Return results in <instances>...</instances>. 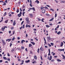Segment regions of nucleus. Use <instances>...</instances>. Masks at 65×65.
Masks as SVG:
<instances>
[{
  "label": "nucleus",
  "mask_w": 65,
  "mask_h": 65,
  "mask_svg": "<svg viewBox=\"0 0 65 65\" xmlns=\"http://www.w3.org/2000/svg\"><path fill=\"white\" fill-rule=\"evenodd\" d=\"M26 28H27V27L30 28V27H31V26L30 25H28V24H26Z\"/></svg>",
  "instance_id": "f257e3e1"
},
{
  "label": "nucleus",
  "mask_w": 65,
  "mask_h": 65,
  "mask_svg": "<svg viewBox=\"0 0 65 65\" xmlns=\"http://www.w3.org/2000/svg\"><path fill=\"white\" fill-rule=\"evenodd\" d=\"M26 20L27 23H29V18H26Z\"/></svg>",
  "instance_id": "f03ea898"
},
{
  "label": "nucleus",
  "mask_w": 65,
  "mask_h": 65,
  "mask_svg": "<svg viewBox=\"0 0 65 65\" xmlns=\"http://www.w3.org/2000/svg\"><path fill=\"white\" fill-rule=\"evenodd\" d=\"M2 42H3V44H5V42H4V41L3 40H2Z\"/></svg>",
  "instance_id": "7ed1b4c3"
},
{
  "label": "nucleus",
  "mask_w": 65,
  "mask_h": 65,
  "mask_svg": "<svg viewBox=\"0 0 65 65\" xmlns=\"http://www.w3.org/2000/svg\"><path fill=\"white\" fill-rule=\"evenodd\" d=\"M11 39H7V40H6V41H8V42H9V41H10V40H11Z\"/></svg>",
  "instance_id": "20e7f679"
},
{
  "label": "nucleus",
  "mask_w": 65,
  "mask_h": 65,
  "mask_svg": "<svg viewBox=\"0 0 65 65\" xmlns=\"http://www.w3.org/2000/svg\"><path fill=\"white\" fill-rule=\"evenodd\" d=\"M5 29V27H2L1 28V30L3 31H4V29Z\"/></svg>",
  "instance_id": "39448f33"
},
{
  "label": "nucleus",
  "mask_w": 65,
  "mask_h": 65,
  "mask_svg": "<svg viewBox=\"0 0 65 65\" xmlns=\"http://www.w3.org/2000/svg\"><path fill=\"white\" fill-rule=\"evenodd\" d=\"M45 10H43L42 11V12L43 13H45Z\"/></svg>",
  "instance_id": "423d86ee"
},
{
  "label": "nucleus",
  "mask_w": 65,
  "mask_h": 65,
  "mask_svg": "<svg viewBox=\"0 0 65 65\" xmlns=\"http://www.w3.org/2000/svg\"><path fill=\"white\" fill-rule=\"evenodd\" d=\"M24 41V42H25V40H23L21 42V44L22 43V44H23Z\"/></svg>",
  "instance_id": "0eeeda50"
},
{
  "label": "nucleus",
  "mask_w": 65,
  "mask_h": 65,
  "mask_svg": "<svg viewBox=\"0 0 65 65\" xmlns=\"http://www.w3.org/2000/svg\"><path fill=\"white\" fill-rule=\"evenodd\" d=\"M15 24H16V23H15V21H14L13 23V26H15Z\"/></svg>",
  "instance_id": "6e6552de"
},
{
  "label": "nucleus",
  "mask_w": 65,
  "mask_h": 65,
  "mask_svg": "<svg viewBox=\"0 0 65 65\" xmlns=\"http://www.w3.org/2000/svg\"><path fill=\"white\" fill-rule=\"evenodd\" d=\"M47 39H48V41H49V40H51V38L50 37H47Z\"/></svg>",
  "instance_id": "1a4fd4ad"
},
{
  "label": "nucleus",
  "mask_w": 65,
  "mask_h": 65,
  "mask_svg": "<svg viewBox=\"0 0 65 65\" xmlns=\"http://www.w3.org/2000/svg\"><path fill=\"white\" fill-rule=\"evenodd\" d=\"M63 45V43L61 42V44H60V46L62 47Z\"/></svg>",
  "instance_id": "9d476101"
},
{
  "label": "nucleus",
  "mask_w": 65,
  "mask_h": 65,
  "mask_svg": "<svg viewBox=\"0 0 65 65\" xmlns=\"http://www.w3.org/2000/svg\"><path fill=\"white\" fill-rule=\"evenodd\" d=\"M40 50L41 51H43V48H42V47H41L40 49Z\"/></svg>",
  "instance_id": "9b49d317"
},
{
  "label": "nucleus",
  "mask_w": 65,
  "mask_h": 65,
  "mask_svg": "<svg viewBox=\"0 0 65 65\" xmlns=\"http://www.w3.org/2000/svg\"><path fill=\"white\" fill-rule=\"evenodd\" d=\"M52 59V56H51L50 57L49 60L50 61V60H51Z\"/></svg>",
  "instance_id": "f8f14e48"
},
{
  "label": "nucleus",
  "mask_w": 65,
  "mask_h": 65,
  "mask_svg": "<svg viewBox=\"0 0 65 65\" xmlns=\"http://www.w3.org/2000/svg\"><path fill=\"white\" fill-rule=\"evenodd\" d=\"M19 14H20V15L19 16V17H21V16L22 15L21 14H22V12L21 11H20V13Z\"/></svg>",
  "instance_id": "ddd939ff"
},
{
  "label": "nucleus",
  "mask_w": 65,
  "mask_h": 65,
  "mask_svg": "<svg viewBox=\"0 0 65 65\" xmlns=\"http://www.w3.org/2000/svg\"><path fill=\"white\" fill-rule=\"evenodd\" d=\"M30 60H28L27 61H25V63H29L30 62Z\"/></svg>",
  "instance_id": "4468645a"
},
{
  "label": "nucleus",
  "mask_w": 65,
  "mask_h": 65,
  "mask_svg": "<svg viewBox=\"0 0 65 65\" xmlns=\"http://www.w3.org/2000/svg\"><path fill=\"white\" fill-rule=\"evenodd\" d=\"M34 59H35L36 60H37V57H36V56H34Z\"/></svg>",
  "instance_id": "2eb2a0df"
},
{
  "label": "nucleus",
  "mask_w": 65,
  "mask_h": 65,
  "mask_svg": "<svg viewBox=\"0 0 65 65\" xmlns=\"http://www.w3.org/2000/svg\"><path fill=\"white\" fill-rule=\"evenodd\" d=\"M31 43L33 45H35V43L33 42H31Z\"/></svg>",
  "instance_id": "dca6fc26"
},
{
  "label": "nucleus",
  "mask_w": 65,
  "mask_h": 65,
  "mask_svg": "<svg viewBox=\"0 0 65 65\" xmlns=\"http://www.w3.org/2000/svg\"><path fill=\"white\" fill-rule=\"evenodd\" d=\"M16 12H17V13H18V12H19V9H17Z\"/></svg>",
  "instance_id": "f3484780"
},
{
  "label": "nucleus",
  "mask_w": 65,
  "mask_h": 65,
  "mask_svg": "<svg viewBox=\"0 0 65 65\" xmlns=\"http://www.w3.org/2000/svg\"><path fill=\"white\" fill-rule=\"evenodd\" d=\"M29 16L30 17H33V15L31 14H29Z\"/></svg>",
  "instance_id": "a211bd4d"
},
{
  "label": "nucleus",
  "mask_w": 65,
  "mask_h": 65,
  "mask_svg": "<svg viewBox=\"0 0 65 65\" xmlns=\"http://www.w3.org/2000/svg\"><path fill=\"white\" fill-rule=\"evenodd\" d=\"M3 58L5 60H7V58L5 57H4Z\"/></svg>",
  "instance_id": "6ab92c4d"
},
{
  "label": "nucleus",
  "mask_w": 65,
  "mask_h": 65,
  "mask_svg": "<svg viewBox=\"0 0 65 65\" xmlns=\"http://www.w3.org/2000/svg\"><path fill=\"white\" fill-rule=\"evenodd\" d=\"M57 61H58L59 62H61V60L60 59H57Z\"/></svg>",
  "instance_id": "aec40b11"
},
{
  "label": "nucleus",
  "mask_w": 65,
  "mask_h": 65,
  "mask_svg": "<svg viewBox=\"0 0 65 65\" xmlns=\"http://www.w3.org/2000/svg\"><path fill=\"white\" fill-rule=\"evenodd\" d=\"M35 2H37V3H39V1H38L37 0H36Z\"/></svg>",
  "instance_id": "412c9836"
},
{
  "label": "nucleus",
  "mask_w": 65,
  "mask_h": 65,
  "mask_svg": "<svg viewBox=\"0 0 65 65\" xmlns=\"http://www.w3.org/2000/svg\"><path fill=\"white\" fill-rule=\"evenodd\" d=\"M54 18H52L51 19H50V20L49 21H53V20H54Z\"/></svg>",
  "instance_id": "4be33fe9"
},
{
  "label": "nucleus",
  "mask_w": 65,
  "mask_h": 65,
  "mask_svg": "<svg viewBox=\"0 0 65 65\" xmlns=\"http://www.w3.org/2000/svg\"><path fill=\"white\" fill-rule=\"evenodd\" d=\"M46 27H47L48 28L49 27H50V26L48 25H46Z\"/></svg>",
  "instance_id": "5701e85b"
},
{
  "label": "nucleus",
  "mask_w": 65,
  "mask_h": 65,
  "mask_svg": "<svg viewBox=\"0 0 65 65\" xmlns=\"http://www.w3.org/2000/svg\"><path fill=\"white\" fill-rule=\"evenodd\" d=\"M63 57V59H65V56H64V55H61Z\"/></svg>",
  "instance_id": "b1692460"
},
{
  "label": "nucleus",
  "mask_w": 65,
  "mask_h": 65,
  "mask_svg": "<svg viewBox=\"0 0 65 65\" xmlns=\"http://www.w3.org/2000/svg\"><path fill=\"white\" fill-rule=\"evenodd\" d=\"M14 39H15V38H14V37L12 39V41H13Z\"/></svg>",
  "instance_id": "393cba45"
},
{
  "label": "nucleus",
  "mask_w": 65,
  "mask_h": 65,
  "mask_svg": "<svg viewBox=\"0 0 65 65\" xmlns=\"http://www.w3.org/2000/svg\"><path fill=\"white\" fill-rule=\"evenodd\" d=\"M60 33H61V32L59 31L57 33V34H58V35H59L60 34Z\"/></svg>",
  "instance_id": "a878e982"
},
{
  "label": "nucleus",
  "mask_w": 65,
  "mask_h": 65,
  "mask_svg": "<svg viewBox=\"0 0 65 65\" xmlns=\"http://www.w3.org/2000/svg\"><path fill=\"white\" fill-rule=\"evenodd\" d=\"M32 10H34V11H35V8L34 7H33V8H32Z\"/></svg>",
  "instance_id": "bb28decb"
},
{
  "label": "nucleus",
  "mask_w": 65,
  "mask_h": 65,
  "mask_svg": "<svg viewBox=\"0 0 65 65\" xmlns=\"http://www.w3.org/2000/svg\"><path fill=\"white\" fill-rule=\"evenodd\" d=\"M50 9L51 10H52V11H54V10L52 8Z\"/></svg>",
  "instance_id": "cd10ccee"
},
{
  "label": "nucleus",
  "mask_w": 65,
  "mask_h": 65,
  "mask_svg": "<svg viewBox=\"0 0 65 65\" xmlns=\"http://www.w3.org/2000/svg\"><path fill=\"white\" fill-rule=\"evenodd\" d=\"M8 22V20H6L5 22V23H7Z\"/></svg>",
  "instance_id": "c85d7f7f"
},
{
  "label": "nucleus",
  "mask_w": 65,
  "mask_h": 65,
  "mask_svg": "<svg viewBox=\"0 0 65 65\" xmlns=\"http://www.w3.org/2000/svg\"><path fill=\"white\" fill-rule=\"evenodd\" d=\"M38 53H39V48L38 49Z\"/></svg>",
  "instance_id": "c756f323"
},
{
  "label": "nucleus",
  "mask_w": 65,
  "mask_h": 65,
  "mask_svg": "<svg viewBox=\"0 0 65 65\" xmlns=\"http://www.w3.org/2000/svg\"><path fill=\"white\" fill-rule=\"evenodd\" d=\"M65 1H61V3H65Z\"/></svg>",
  "instance_id": "7c9ffc66"
},
{
  "label": "nucleus",
  "mask_w": 65,
  "mask_h": 65,
  "mask_svg": "<svg viewBox=\"0 0 65 65\" xmlns=\"http://www.w3.org/2000/svg\"><path fill=\"white\" fill-rule=\"evenodd\" d=\"M38 21H41V19H40V18H38Z\"/></svg>",
  "instance_id": "2f4dec72"
},
{
  "label": "nucleus",
  "mask_w": 65,
  "mask_h": 65,
  "mask_svg": "<svg viewBox=\"0 0 65 65\" xmlns=\"http://www.w3.org/2000/svg\"><path fill=\"white\" fill-rule=\"evenodd\" d=\"M44 19L43 18L42 19H41V21L42 22H44V21H43V20H44Z\"/></svg>",
  "instance_id": "473e14b6"
},
{
  "label": "nucleus",
  "mask_w": 65,
  "mask_h": 65,
  "mask_svg": "<svg viewBox=\"0 0 65 65\" xmlns=\"http://www.w3.org/2000/svg\"><path fill=\"white\" fill-rule=\"evenodd\" d=\"M31 46H32V45L31 44H29V47H31Z\"/></svg>",
  "instance_id": "72a5a7b5"
},
{
  "label": "nucleus",
  "mask_w": 65,
  "mask_h": 65,
  "mask_svg": "<svg viewBox=\"0 0 65 65\" xmlns=\"http://www.w3.org/2000/svg\"><path fill=\"white\" fill-rule=\"evenodd\" d=\"M6 15V12H5L4 14V16H5V15Z\"/></svg>",
  "instance_id": "f704fd0d"
},
{
  "label": "nucleus",
  "mask_w": 65,
  "mask_h": 65,
  "mask_svg": "<svg viewBox=\"0 0 65 65\" xmlns=\"http://www.w3.org/2000/svg\"><path fill=\"white\" fill-rule=\"evenodd\" d=\"M48 51H49V54H51V51H50V49H48Z\"/></svg>",
  "instance_id": "c9c22d12"
},
{
  "label": "nucleus",
  "mask_w": 65,
  "mask_h": 65,
  "mask_svg": "<svg viewBox=\"0 0 65 65\" xmlns=\"http://www.w3.org/2000/svg\"><path fill=\"white\" fill-rule=\"evenodd\" d=\"M43 8H44V7H42L41 8V10H42V9H43Z\"/></svg>",
  "instance_id": "e433bc0d"
},
{
  "label": "nucleus",
  "mask_w": 65,
  "mask_h": 65,
  "mask_svg": "<svg viewBox=\"0 0 65 65\" xmlns=\"http://www.w3.org/2000/svg\"><path fill=\"white\" fill-rule=\"evenodd\" d=\"M21 48L22 49H24V48H24V47L22 46Z\"/></svg>",
  "instance_id": "4c0bfd02"
},
{
  "label": "nucleus",
  "mask_w": 65,
  "mask_h": 65,
  "mask_svg": "<svg viewBox=\"0 0 65 65\" xmlns=\"http://www.w3.org/2000/svg\"><path fill=\"white\" fill-rule=\"evenodd\" d=\"M51 44L52 45V46L54 45V43H51Z\"/></svg>",
  "instance_id": "58836bf2"
},
{
  "label": "nucleus",
  "mask_w": 65,
  "mask_h": 65,
  "mask_svg": "<svg viewBox=\"0 0 65 65\" xmlns=\"http://www.w3.org/2000/svg\"><path fill=\"white\" fill-rule=\"evenodd\" d=\"M57 13H56L55 14V18H56V17H57Z\"/></svg>",
  "instance_id": "ea45409f"
},
{
  "label": "nucleus",
  "mask_w": 65,
  "mask_h": 65,
  "mask_svg": "<svg viewBox=\"0 0 65 65\" xmlns=\"http://www.w3.org/2000/svg\"><path fill=\"white\" fill-rule=\"evenodd\" d=\"M17 39H18V40H19V39H20V37H18L17 38Z\"/></svg>",
  "instance_id": "a19ab883"
},
{
  "label": "nucleus",
  "mask_w": 65,
  "mask_h": 65,
  "mask_svg": "<svg viewBox=\"0 0 65 65\" xmlns=\"http://www.w3.org/2000/svg\"><path fill=\"white\" fill-rule=\"evenodd\" d=\"M0 53H1V52H2V49H1V48H0Z\"/></svg>",
  "instance_id": "79ce46f5"
},
{
  "label": "nucleus",
  "mask_w": 65,
  "mask_h": 65,
  "mask_svg": "<svg viewBox=\"0 0 65 65\" xmlns=\"http://www.w3.org/2000/svg\"><path fill=\"white\" fill-rule=\"evenodd\" d=\"M58 50L59 51H62V50L60 49H58Z\"/></svg>",
  "instance_id": "37998d69"
},
{
  "label": "nucleus",
  "mask_w": 65,
  "mask_h": 65,
  "mask_svg": "<svg viewBox=\"0 0 65 65\" xmlns=\"http://www.w3.org/2000/svg\"><path fill=\"white\" fill-rule=\"evenodd\" d=\"M7 55L9 57L10 56V55L9 54V53H7Z\"/></svg>",
  "instance_id": "c03bdc74"
},
{
  "label": "nucleus",
  "mask_w": 65,
  "mask_h": 65,
  "mask_svg": "<svg viewBox=\"0 0 65 65\" xmlns=\"http://www.w3.org/2000/svg\"><path fill=\"white\" fill-rule=\"evenodd\" d=\"M13 28H14V27H12L11 29V30H13Z\"/></svg>",
  "instance_id": "a18cd8bd"
},
{
  "label": "nucleus",
  "mask_w": 65,
  "mask_h": 65,
  "mask_svg": "<svg viewBox=\"0 0 65 65\" xmlns=\"http://www.w3.org/2000/svg\"><path fill=\"white\" fill-rule=\"evenodd\" d=\"M5 3H7V0H6V1H5Z\"/></svg>",
  "instance_id": "49530a36"
},
{
  "label": "nucleus",
  "mask_w": 65,
  "mask_h": 65,
  "mask_svg": "<svg viewBox=\"0 0 65 65\" xmlns=\"http://www.w3.org/2000/svg\"><path fill=\"white\" fill-rule=\"evenodd\" d=\"M14 51V50L13 49H12L11 51V52H13Z\"/></svg>",
  "instance_id": "de8ad7c7"
},
{
  "label": "nucleus",
  "mask_w": 65,
  "mask_h": 65,
  "mask_svg": "<svg viewBox=\"0 0 65 65\" xmlns=\"http://www.w3.org/2000/svg\"><path fill=\"white\" fill-rule=\"evenodd\" d=\"M25 28V26H24V25H23V28Z\"/></svg>",
  "instance_id": "09e8293b"
},
{
  "label": "nucleus",
  "mask_w": 65,
  "mask_h": 65,
  "mask_svg": "<svg viewBox=\"0 0 65 65\" xmlns=\"http://www.w3.org/2000/svg\"><path fill=\"white\" fill-rule=\"evenodd\" d=\"M45 8L46 9H48V8H47V7H45Z\"/></svg>",
  "instance_id": "8fccbe9b"
},
{
  "label": "nucleus",
  "mask_w": 65,
  "mask_h": 65,
  "mask_svg": "<svg viewBox=\"0 0 65 65\" xmlns=\"http://www.w3.org/2000/svg\"><path fill=\"white\" fill-rule=\"evenodd\" d=\"M23 23H24V21H23L21 23V25H22V24H23Z\"/></svg>",
  "instance_id": "3c124183"
},
{
  "label": "nucleus",
  "mask_w": 65,
  "mask_h": 65,
  "mask_svg": "<svg viewBox=\"0 0 65 65\" xmlns=\"http://www.w3.org/2000/svg\"><path fill=\"white\" fill-rule=\"evenodd\" d=\"M3 60H0V63H1V62H2Z\"/></svg>",
  "instance_id": "603ef678"
},
{
  "label": "nucleus",
  "mask_w": 65,
  "mask_h": 65,
  "mask_svg": "<svg viewBox=\"0 0 65 65\" xmlns=\"http://www.w3.org/2000/svg\"><path fill=\"white\" fill-rule=\"evenodd\" d=\"M55 2H56V3H58V1H57L56 0H55Z\"/></svg>",
  "instance_id": "864d4df0"
},
{
  "label": "nucleus",
  "mask_w": 65,
  "mask_h": 65,
  "mask_svg": "<svg viewBox=\"0 0 65 65\" xmlns=\"http://www.w3.org/2000/svg\"><path fill=\"white\" fill-rule=\"evenodd\" d=\"M6 3H4V4H3V5H6Z\"/></svg>",
  "instance_id": "5fc2aeb1"
},
{
  "label": "nucleus",
  "mask_w": 65,
  "mask_h": 65,
  "mask_svg": "<svg viewBox=\"0 0 65 65\" xmlns=\"http://www.w3.org/2000/svg\"><path fill=\"white\" fill-rule=\"evenodd\" d=\"M61 50H62V51H63V52H64V49H61Z\"/></svg>",
  "instance_id": "6e6d98bb"
},
{
  "label": "nucleus",
  "mask_w": 65,
  "mask_h": 65,
  "mask_svg": "<svg viewBox=\"0 0 65 65\" xmlns=\"http://www.w3.org/2000/svg\"><path fill=\"white\" fill-rule=\"evenodd\" d=\"M26 37H28V34H26Z\"/></svg>",
  "instance_id": "4d7b16f0"
},
{
  "label": "nucleus",
  "mask_w": 65,
  "mask_h": 65,
  "mask_svg": "<svg viewBox=\"0 0 65 65\" xmlns=\"http://www.w3.org/2000/svg\"><path fill=\"white\" fill-rule=\"evenodd\" d=\"M48 45L49 46H50V47H51V45L50 44H48Z\"/></svg>",
  "instance_id": "13d9d810"
},
{
  "label": "nucleus",
  "mask_w": 65,
  "mask_h": 65,
  "mask_svg": "<svg viewBox=\"0 0 65 65\" xmlns=\"http://www.w3.org/2000/svg\"><path fill=\"white\" fill-rule=\"evenodd\" d=\"M44 38V40L45 41H46V40H45V38Z\"/></svg>",
  "instance_id": "bf43d9fd"
},
{
  "label": "nucleus",
  "mask_w": 65,
  "mask_h": 65,
  "mask_svg": "<svg viewBox=\"0 0 65 65\" xmlns=\"http://www.w3.org/2000/svg\"><path fill=\"white\" fill-rule=\"evenodd\" d=\"M5 28H7V26H5L4 27Z\"/></svg>",
  "instance_id": "052dcab7"
},
{
  "label": "nucleus",
  "mask_w": 65,
  "mask_h": 65,
  "mask_svg": "<svg viewBox=\"0 0 65 65\" xmlns=\"http://www.w3.org/2000/svg\"><path fill=\"white\" fill-rule=\"evenodd\" d=\"M9 33L10 34L11 33V31H9Z\"/></svg>",
  "instance_id": "680f3d73"
},
{
  "label": "nucleus",
  "mask_w": 65,
  "mask_h": 65,
  "mask_svg": "<svg viewBox=\"0 0 65 65\" xmlns=\"http://www.w3.org/2000/svg\"><path fill=\"white\" fill-rule=\"evenodd\" d=\"M55 54H55V53H53V56H55Z\"/></svg>",
  "instance_id": "e2e57ef3"
},
{
  "label": "nucleus",
  "mask_w": 65,
  "mask_h": 65,
  "mask_svg": "<svg viewBox=\"0 0 65 65\" xmlns=\"http://www.w3.org/2000/svg\"><path fill=\"white\" fill-rule=\"evenodd\" d=\"M20 10L21 11H22V9H21V8H20Z\"/></svg>",
  "instance_id": "0e129e2a"
},
{
  "label": "nucleus",
  "mask_w": 65,
  "mask_h": 65,
  "mask_svg": "<svg viewBox=\"0 0 65 65\" xmlns=\"http://www.w3.org/2000/svg\"><path fill=\"white\" fill-rule=\"evenodd\" d=\"M45 47L46 48H47V46H45Z\"/></svg>",
  "instance_id": "69168bd1"
},
{
  "label": "nucleus",
  "mask_w": 65,
  "mask_h": 65,
  "mask_svg": "<svg viewBox=\"0 0 65 65\" xmlns=\"http://www.w3.org/2000/svg\"><path fill=\"white\" fill-rule=\"evenodd\" d=\"M34 31H36V29L35 28L34 29Z\"/></svg>",
  "instance_id": "338daca9"
},
{
  "label": "nucleus",
  "mask_w": 65,
  "mask_h": 65,
  "mask_svg": "<svg viewBox=\"0 0 65 65\" xmlns=\"http://www.w3.org/2000/svg\"><path fill=\"white\" fill-rule=\"evenodd\" d=\"M8 61H10V59L8 58Z\"/></svg>",
  "instance_id": "774afa93"
}]
</instances>
